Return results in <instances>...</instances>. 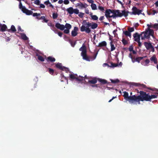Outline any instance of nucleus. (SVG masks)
Listing matches in <instances>:
<instances>
[{
  "label": "nucleus",
  "mask_w": 158,
  "mask_h": 158,
  "mask_svg": "<svg viewBox=\"0 0 158 158\" xmlns=\"http://www.w3.org/2000/svg\"><path fill=\"white\" fill-rule=\"evenodd\" d=\"M129 50L130 52H132V51L133 50V47L132 46H131L129 48Z\"/></svg>",
  "instance_id": "55"
},
{
  "label": "nucleus",
  "mask_w": 158,
  "mask_h": 158,
  "mask_svg": "<svg viewBox=\"0 0 158 158\" xmlns=\"http://www.w3.org/2000/svg\"><path fill=\"white\" fill-rule=\"evenodd\" d=\"M152 27L154 28H158V23H155L153 24V25L152 26Z\"/></svg>",
  "instance_id": "49"
},
{
  "label": "nucleus",
  "mask_w": 158,
  "mask_h": 158,
  "mask_svg": "<svg viewBox=\"0 0 158 158\" xmlns=\"http://www.w3.org/2000/svg\"><path fill=\"white\" fill-rule=\"evenodd\" d=\"M48 26L51 27V29L54 31L53 29L55 28L54 24H52L51 23H48Z\"/></svg>",
  "instance_id": "33"
},
{
  "label": "nucleus",
  "mask_w": 158,
  "mask_h": 158,
  "mask_svg": "<svg viewBox=\"0 0 158 158\" xmlns=\"http://www.w3.org/2000/svg\"><path fill=\"white\" fill-rule=\"evenodd\" d=\"M58 16V15L57 13H54L52 14V17L54 19H56Z\"/></svg>",
  "instance_id": "42"
},
{
  "label": "nucleus",
  "mask_w": 158,
  "mask_h": 158,
  "mask_svg": "<svg viewBox=\"0 0 158 158\" xmlns=\"http://www.w3.org/2000/svg\"><path fill=\"white\" fill-rule=\"evenodd\" d=\"M145 65H147L150 62V60L149 59H147L145 61Z\"/></svg>",
  "instance_id": "50"
},
{
  "label": "nucleus",
  "mask_w": 158,
  "mask_h": 158,
  "mask_svg": "<svg viewBox=\"0 0 158 158\" xmlns=\"http://www.w3.org/2000/svg\"><path fill=\"white\" fill-rule=\"evenodd\" d=\"M84 80V77H81L80 76L79 77L77 75L76 81H82L83 80Z\"/></svg>",
  "instance_id": "28"
},
{
  "label": "nucleus",
  "mask_w": 158,
  "mask_h": 158,
  "mask_svg": "<svg viewBox=\"0 0 158 158\" xmlns=\"http://www.w3.org/2000/svg\"><path fill=\"white\" fill-rule=\"evenodd\" d=\"M56 67L59 69L61 70L63 67V66H62L61 63H58L56 64Z\"/></svg>",
  "instance_id": "22"
},
{
  "label": "nucleus",
  "mask_w": 158,
  "mask_h": 158,
  "mask_svg": "<svg viewBox=\"0 0 158 158\" xmlns=\"http://www.w3.org/2000/svg\"><path fill=\"white\" fill-rule=\"evenodd\" d=\"M37 56H38V58L39 60L42 62H43L44 61V59L43 56L38 55H37Z\"/></svg>",
  "instance_id": "32"
},
{
  "label": "nucleus",
  "mask_w": 158,
  "mask_h": 158,
  "mask_svg": "<svg viewBox=\"0 0 158 158\" xmlns=\"http://www.w3.org/2000/svg\"><path fill=\"white\" fill-rule=\"evenodd\" d=\"M66 11L70 15H72L73 13L78 14L79 13V10L78 9H73L72 7H70L67 8L66 9Z\"/></svg>",
  "instance_id": "8"
},
{
  "label": "nucleus",
  "mask_w": 158,
  "mask_h": 158,
  "mask_svg": "<svg viewBox=\"0 0 158 158\" xmlns=\"http://www.w3.org/2000/svg\"><path fill=\"white\" fill-rule=\"evenodd\" d=\"M110 67H115L118 66V64H115L112 62H110Z\"/></svg>",
  "instance_id": "37"
},
{
  "label": "nucleus",
  "mask_w": 158,
  "mask_h": 158,
  "mask_svg": "<svg viewBox=\"0 0 158 158\" xmlns=\"http://www.w3.org/2000/svg\"><path fill=\"white\" fill-rule=\"evenodd\" d=\"M61 70L64 71L66 72L67 73L68 71H69V69L68 68L64 66Z\"/></svg>",
  "instance_id": "45"
},
{
  "label": "nucleus",
  "mask_w": 158,
  "mask_h": 158,
  "mask_svg": "<svg viewBox=\"0 0 158 158\" xmlns=\"http://www.w3.org/2000/svg\"><path fill=\"white\" fill-rule=\"evenodd\" d=\"M82 24H85L87 26H85L84 25H82L80 27V31L81 32L85 31L87 34H89L91 32L90 28H89V27H91V29H94L98 27L97 23L94 22L92 23L89 22H87L85 20L83 21Z\"/></svg>",
  "instance_id": "1"
},
{
  "label": "nucleus",
  "mask_w": 158,
  "mask_h": 158,
  "mask_svg": "<svg viewBox=\"0 0 158 158\" xmlns=\"http://www.w3.org/2000/svg\"><path fill=\"white\" fill-rule=\"evenodd\" d=\"M44 3L46 5H48L49 4H50V2L49 0H47V1H45Z\"/></svg>",
  "instance_id": "53"
},
{
  "label": "nucleus",
  "mask_w": 158,
  "mask_h": 158,
  "mask_svg": "<svg viewBox=\"0 0 158 158\" xmlns=\"http://www.w3.org/2000/svg\"><path fill=\"white\" fill-rule=\"evenodd\" d=\"M139 102L140 101H151V100L153 98H157L158 95V93H156L154 94L150 95L149 94L143 91H140L139 92Z\"/></svg>",
  "instance_id": "2"
},
{
  "label": "nucleus",
  "mask_w": 158,
  "mask_h": 158,
  "mask_svg": "<svg viewBox=\"0 0 158 158\" xmlns=\"http://www.w3.org/2000/svg\"><path fill=\"white\" fill-rule=\"evenodd\" d=\"M91 6L92 9L93 10H95L97 9L96 5L95 4H94L93 3H92Z\"/></svg>",
  "instance_id": "35"
},
{
  "label": "nucleus",
  "mask_w": 158,
  "mask_h": 158,
  "mask_svg": "<svg viewBox=\"0 0 158 158\" xmlns=\"http://www.w3.org/2000/svg\"><path fill=\"white\" fill-rule=\"evenodd\" d=\"M78 30V27H74L73 30H72L71 32L72 36L73 37L76 36L78 34L77 31Z\"/></svg>",
  "instance_id": "11"
},
{
  "label": "nucleus",
  "mask_w": 158,
  "mask_h": 158,
  "mask_svg": "<svg viewBox=\"0 0 158 158\" xmlns=\"http://www.w3.org/2000/svg\"><path fill=\"white\" fill-rule=\"evenodd\" d=\"M128 31L131 33L134 31V29L133 27H129L127 29Z\"/></svg>",
  "instance_id": "43"
},
{
  "label": "nucleus",
  "mask_w": 158,
  "mask_h": 158,
  "mask_svg": "<svg viewBox=\"0 0 158 158\" xmlns=\"http://www.w3.org/2000/svg\"><path fill=\"white\" fill-rule=\"evenodd\" d=\"M55 27L58 29H60L61 30H63L65 27L64 25L63 24H60L59 23H56L55 24Z\"/></svg>",
  "instance_id": "13"
},
{
  "label": "nucleus",
  "mask_w": 158,
  "mask_h": 158,
  "mask_svg": "<svg viewBox=\"0 0 158 158\" xmlns=\"http://www.w3.org/2000/svg\"><path fill=\"white\" fill-rule=\"evenodd\" d=\"M98 81H99L102 84H105L107 83V81L104 79L98 78Z\"/></svg>",
  "instance_id": "25"
},
{
  "label": "nucleus",
  "mask_w": 158,
  "mask_h": 158,
  "mask_svg": "<svg viewBox=\"0 0 158 158\" xmlns=\"http://www.w3.org/2000/svg\"><path fill=\"white\" fill-rule=\"evenodd\" d=\"M132 10V12L130 13L131 15H139L142 12L141 10L138 9L135 6L133 7Z\"/></svg>",
  "instance_id": "9"
},
{
  "label": "nucleus",
  "mask_w": 158,
  "mask_h": 158,
  "mask_svg": "<svg viewBox=\"0 0 158 158\" xmlns=\"http://www.w3.org/2000/svg\"><path fill=\"white\" fill-rule=\"evenodd\" d=\"M21 36L22 38L24 40H27L28 39L26 35L24 33L21 34Z\"/></svg>",
  "instance_id": "29"
},
{
  "label": "nucleus",
  "mask_w": 158,
  "mask_h": 158,
  "mask_svg": "<svg viewBox=\"0 0 158 158\" xmlns=\"http://www.w3.org/2000/svg\"><path fill=\"white\" fill-rule=\"evenodd\" d=\"M58 34L59 36L61 37L63 35V33L62 32L60 31L58 33Z\"/></svg>",
  "instance_id": "59"
},
{
  "label": "nucleus",
  "mask_w": 158,
  "mask_h": 158,
  "mask_svg": "<svg viewBox=\"0 0 158 158\" xmlns=\"http://www.w3.org/2000/svg\"><path fill=\"white\" fill-rule=\"evenodd\" d=\"M79 14H78V16L81 18H83L84 16V14L83 13H82V12H79Z\"/></svg>",
  "instance_id": "47"
},
{
  "label": "nucleus",
  "mask_w": 158,
  "mask_h": 158,
  "mask_svg": "<svg viewBox=\"0 0 158 158\" xmlns=\"http://www.w3.org/2000/svg\"><path fill=\"white\" fill-rule=\"evenodd\" d=\"M46 60L48 62H54L56 59L55 58L52 56H49L46 58Z\"/></svg>",
  "instance_id": "17"
},
{
  "label": "nucleus",
  "mask_w": 158,
  "mask_h": 158,
  "mask_svg": "<svg viewBox=\"0 0 158 158\" xmlns=\"http://www.w3.org/2000/svg\"><path fill=\"white\" fill-rule=\"evenodd\" d=\"M70 78L71 80L76 79V80L77 77V74H70L69 75Z\"/></svg>",
  "instance_id": "23"
},
{
  "label": "nucleus",
  "mask_w": 158,
  "mask_h": 158,
  "mask_svg": "<svg viewBox=\"0 0 158 158\" xmlns=\"http://www.w3.org/2000/svg\"><path fill=\"white\" fill-rule=\"evenodd\" d=\"M98 9L101 11L102 12H104V11L105 10L104 7L101 6H98Z\"/></svg>",
  "instance_id": "51"
},
{
  "label": "nucleus",
  "mask_w": 158,
  "mask_h": 158,
  "mask_svg": "<svg viewBox=\"0 0 158 158\" xmlns=\"http://www.w3.org/2000/svg\"><path fill=\"white\" fill-rule=\"evenodd\" d=\"M40 13H33V16L34 17H37L38 16H40Z\"/></svg>",
  "instance_id": "48"
},
{
  "label": "nucleus",
  "mask_w": 158,
  "mask_h": 158,
  "mask_svg": "<svg viewBox=\"0 0 158 158\" xmlns=\"http://www.w3.org/2000/svg\"><path fill=\"white\" fill-rule=\"evenodd\" d=\"M79 50L81 51V55L82 56L83 59L87 61H90L89 57L87 55V51L85 45L83 44L82 46L79 49Z\"/></svg>",
  "instance_id": "6"
},
{
  "label": "nucleus",
  "mask_w": 158,
  "mask_h": 158,
  "mask_svg": "<svg viewBox=\"0 0 158 158\" xmlns=\"http://www.w3.org/2000/svg\"><path fill=\"white\" fill-rule=\"evenodd\" d=\"M7 29V26L5 24H2L0 23V31L4 32Z\"/></svg>",
  "instance_id": "15"
},
{
  "label": "nucleus",
  "mask_w": 158,
  "mask_h": 158,
  "mask_svg": "<svg viewBox=\"0 0 158 158\" xmlns=\"http://www.w3.org/2000/svg\"><path fill=\"white\" fill-rule=\"evenodd\" d=\"M45 18V16H41V17L39 18L38 17H36V18L37 19H38L39 20H40V19H43L44 20V19Z\"/></svg>",
  "instance_id": "52"
},
{
  "label": "nucleus",
  "mask_w": 158,
  "mask_h": 158,
  "mask_svg": "<svg viewBox=\"0 0 158 158\" xmlns=\"http://www.w3.org/2000/svg\"><path fill=\"white\" fill-rule=\"evenodd\" d=\"M134 40L136 42L139 41L140 40V38H141L140 34L139 35L137 32H136L133 35Z\"/></svg>",
  "instance_id": "10"
},
{
  "label": "nucleus",
  "mask_w": 158,
  "mask_h": 158,
  "mask_svg": "<svg viewBox=\"0 0 158 158\" xmlns=\"http://www.w3.org/2000/svg\"><path fill=\"white\" fill-rule=\"evenodd\" d=\"M23 8H25V6H23L21 2H20L19 4V8L21 9L23 11Z\"/></svg>",
  "instance_id": "44"
},
{
  "label": "nucleus",
  "mask_w": 158,
  "mask_h": 158,
  "mask_svg": "<svg viewBox=\"0 0 158 158\" xmlns=\"http://www.w3.org/2000/svg\"><path fill=\"white\" fill-rule=\"evenodd\" d=\"M129 57L131 59L132 62L133 63L136 62L139 63L140 60L144 57H136L135 55H132L131 53L129 54Z\"/></svg>",
  "instance_id": "7"
},
{
  "label": "nucleus",
  "mask_w": 158,
  "mask_h": 158,
  "mask_svg": "<svg viewBox=\"0 0 158 158\" xmlns=\"http://www.w3.org/2000/svg\"><path fill=\"white\" fill-rule=\"evenodd\" d=\"M157 12L155 10H152V11L148 13L149 15H154L155 14L157 13Z\"/></svg>",
  "instance_id": "40"
},
{
  "label": "nucleus",
  "mask_w": 158,
  "mask_h": 158,
  "mask_svg": "<svg viewBox=\"0 0 158 158\" xmlns=\"http://www.w3.org/2000/svg\"><path fill=\"white\" fill-rule=\"evenodd\" d=\"M85 12L87 14H89V11L88 9H86L85 10Z\"/></svg>",
  "instance_id": "60"
},
{
  "label": "nucleus",
  "mask_w": 158,
  "mask_h": 158,
  "mask_svg": "<svg viewBox=\"0 0 158 158\" xmlns=\"http://www.w3.org/2000/svg\"><path fill=\"white\" fill-rule=\"evenodd\" d=\"M63 2V0H59V1L58 2V3L60 4H61Z\"/></svg>",
  "instance_id": "61"
},
{
  "label": "nucleus",
  "mask_w": 158,
  "mask_h": 158,
  "mask_svg": "<svg viewBox=\"0 0 158 158\" xmlns=\"http://www.w3.org/2000/svg\"><path fill=\"white\" fill-rule=\"evenodd\" d=\"M23 13L26 14L27 15H30L32 14L33 12L31 10H29L26 8H23Z\"/></svg>",
  "instance_id": "12"
},
{
  "label": "nucleus",
  "mask_w": 158,
  "mask_h": 158,
  "mask_svg": "<svg viewBox=\"0 0 158 158\" xmlns=\"http://www.w3.org/2000/svg\"><path fill=\"white\" fill-rule=\"evenodd\" d=\"M110 44L111 46L110 51H113L115 49V47H114V45L113 44V42L112 41H111L110 42Z\"/></svg>",
  "instance_id": "30"
},
{
  "label": "nucleus",
  "mask_w": 158,
  "mask_h": 158,
  "mask_svg": "<svg viewBox=\"0 0 158 158\" xmlns=\"http://www.w3.org/2000/svg\"><path fill=\"white\" fill-rule=\"evenodd\" d=\"M110 81H111V83L114 84L118 83L119 82V81L118 79H116L115 80L111 79Z\"/></svg>",
  "instance_id": "39"
},
{
  "label": "nucleus",
  "mask_w": 158,
  "mask_h": 158,
  "mask_svg": "<svg viewBox=\"0 0 158 158\" xmlns=\"http://www.w3.org/2000/svg\"><path fill=\"white\" fill-rule=\"evenodd\" d=\"M133 85L136 86H139L141 88H146V86L144 84H141L139 83H134Z\"/></svg>",
  "instance_id": "18"
},
{
  "label": "nucleus",
  "mask_w": 158,
  "mask_h": 158,
  "mask_svg": "<svg viewBox=\"0 0 158 158\" xmlns=\"http://www.w3.org/2000/svg\"><path fill=\"white\" fill-rule=\"evenodd\" d=\"M123 96L124 98L128 101L130 103L135 104L138 103L139 104H140V102H139V95H134L129 96L128 93L125 92Z\"/></svg>",
  "instance_id": "3"
},
{
  "label": "nucleus",
  "mask_w": 158,
  "mask_h": 158,
  "mask_svg": "<svg viewBox=\"0 0 158 158\" xmlns=\"http://www.w3.org/2000/svg\"><path fill=\"white\" fill-rule=\"evenodd\" d=\"M65 28H66L67 29H69V30L71 28L72 26L71 25L68 23H66L65 26H64Z\"/></svg>",
  "instance_id": "31"
},
{
  "label": "nucleus",
  "mask_w": 158,
  "mask_h": 158,
  "mask_svg": "<svg viewBox=\"0 0 158 158\" xmlns=\"http://www.w3.org/2000/svg\"><path fill=\"white\" fill-rule=\"evenodd\" d=\"M117 13V16L118 17H121L123 16L122 12L121 13L119 10H116Z\"/></svg>",
  "instance_id": "36"
},
{
  "label": "nucleus",
  "mask_w": 158,
  "mask_h": 158,
  "mask_svg": "<svg viewBox=\"0 0 158 158\" xmlns=\"http://www.w3.org/2000/svg\"><path fill=\"white\" fill-rule=\"evenodd\" d=\"M7 31L8 32H10L11 31L13 32H15L16 31V30L15 26L13 25H12L10 29H7Z\"/></svg>",
  "instance_id": "20"
},
{
  "label": "nucleus",
  "mask_w": 158,
  "mask_h": 158,
  "mask_svg": "<svg viewBox=\"0 0 158 158\" xmlns=\"http://www.w3.org/2000/svg\"><path fill=\"white\" fill-rule=\"evenodd\" d=\"M154 31L153 30L149 28H147L144 31L142 32L140 34L141 39L142 40H149L151 36L154 38Z\"/></svg>",
  "instance_id": "4"
},
{
  "label": "nucleus",
  "mask_w": 158,
  "mask_h": 158,
  "mask_svg": "<svg viewBox=\"0 0 158 158\" xmlns=\"http://www.w3.org/2000/svg\"><path fill=\"white\" fill-rule=\"evenodd\" d=\"M91 17L92 19L93 20H97L98 19V17L96 15H92Z\"/></svg>",
  "instance_id": "38"
},
{
  "label": "nucleus",
  "mask_w": 158,
  "mask_h": 158,
  "mask_svg": "<svg viewBox=\"0 0 158 158\" xmlns=\"http://www.w3.org/2000/svg\"><path fill=\"white\" fill-rule=\"evenodd\" d=\"M123 33H124L125 35L127 36H129L130 37H131V34L130 33V32L128 31H123Z\"/></svg>",
  "instance_id": "27"
},
{
  "label": "nucleus",
  "mask_w": 158,
  "mask_h": 158,
  "mask_svg": "<svg viewBox=\"0 0 158 158\" xmlns=\"http://www.w3.org/2000/svg\"><path fill=\"white\" fill-rule=\"evenodd\" d=\"M77 6H79V8L82 9L83 8H86L88 6V5L86 4H84L81 2H80L77 4Z\"/></svg>",
  "instance_id": "14"
},
{
  "label": "nucleus",
  "mask_w": 158,
  "mask_h": 158,
  "mask_svg": "<svg viewBox=\"0 0 158 158\" xmlns=\"http://www.w3.org/2000/svg\"><path fill=\"white\" fill-rule=\"evenodd\" d=\"M40 1L39 0H36L34 2V3L37 5L40 4Z\"/></svg>",
  "instance_id": "46"
},
{
  "label": "nucleus",
  "mask_w": 158,
  "mask_h": 158,
  "mask_svg": "<svg viewBox=\"0 0 158 158\" xmlns=\"http://www.w3.org/2000/svg\"><path fill=\"white\" fill-rule=\"evenodd\" d=\"M106 43L105 41H103L99 44L98 46V47H103L106 46Z\"/></svg>",
  "instance_id": "24"
},
{
  "label": "nucleus",
  "mask_w": 158,
  "mask_h": 158,
  "mask_svg": "<svg viewBox=\"0 0 158 158\" xmlns=\"http://www.w3.org/2000/svg\"><path fill=\"white\" fill-rule=\"evenodd\" d=\"M48 70L49 73L52 75H53L54 73V70L50 68H48Z\"/></svg>",
  "instance_id": "34"
},
{
  "label": "nucleus",
  "mask_w": 158,
  "mask_h": 158,
  "mask_svg": "<svg viewBox=\"0 0 158 158\" xmlns=\"http://www.w3.org/2000/svg\"><path fill=\"white\" fill-rule=\"evenodd\" d=\"M69 3V1L68 0H65L64 1V3L65 4H68Z\"/></svg>",
  "instance_id": "57"
},
{
  "label": "nucleus",
  "mask_w": 158,
  "mask_h": 158,
  "mask_svg": "<svg viewBox=\"0 0 158 158\" xmlns=\"http://www.w3.org/2000/svg\"><path fill=\"white\" fill-rule=\"evenodd\" d=\"M40 5V8H45V6L44 5L42 4H40L39 5Z\"/></svg>",
  "instance_id": "56"
},
{
  "label": "nucleus",
  "mask_w": 158,
  "mask_h": 158,
  "mask_svg": "<svg viewBox=\"0 0 158 158\" xmlns=\"http://www.w3.org/2000/svg\"><path fill=\"white\" fill-rule=\"evenodd\" d=\"M97 81V80L96 78H94L93 79L88 81V82L91 84H95Z\"/></svg>",
  "instance_id": "21"
},
{
  "label": "nucleus",
  "mask_w": 158,
  "mask_h": 158,
  "mask_svg": "<svg viewBox=\"0 0 158 158\" xmlns=\"http://www.w3.org/2000/svg\"><path fill=\"white\" fill-rule=\"evenodd\" d=\"M144 44L147 50L150 49L152 46L151 43L150 42H144Z\"/></svg>",
  "instance_id": "16"
},
{
  "label": "nucleus",
  "mask_w": 158,
  "mask_h": 158,
  "mask_svg": "<svg viewBox=\"0 0 158 158\" xmlns=\"http://www.w3.org/2000/svg\"><path fill=\"white\" fill-rule=\"evenodd\" d=\"M150 60L152 61H153L155 64L157 63V60L155 55H153L152 57L150 58Z\"/></svg>",
  "instance_id": "19"
},
{
  "label": "nucleus",
  "mask_w": 158,
  "mask_h": 158,
  "mask_svg": "<svg viewBox=\"0 0 158 158\" xmlns=\"http://www.w3.org/2000/svg\"><path fill=\"white\" fill-rule=\"evenodd\" d=\"M103 66L104 67H105L106 66L110 67V65L108 64H107V63H104L103 64Z\"/></svg>",
  "instance_id": "63"
},
{
  "label": "nucleus",
  "mask_w": 158,
  "mask_h": 158,
  "mask_svg": "<svg viewBox=\"0 0 158 158\" xmlns=\"http://www.w3.org/2000/svg\"><path fill=\"white\" fill-rule=\"evenodd\" d=\"M105 19L104 16H101L99 19L100 20L102 21Z\"/></svg>",
  "instance_id": "58"
},
{
  "label": "nucleus",
  "mask_w": 158,
  "mask_h": 158,
  "mask_svg": "<svg viewBox=\"0 0 158 158\" xmlns=\"http://www.w3.org/2000/svg\"><path fill=\"white\" fill-rule=\"evenodd\" d=\"M138 44V46L139 47H141L142 45V44L140 42V41H139L137 42Z\"/></svg>",
  "instance_id": "62"
},
{
  "label": "nucleus",
  "mask_w": 158,
  "mask_h": 158,
  "mask_svg": "<svg viewBox=\"0 0 158 158\" xmlns=\"http://www.w3.org/2000/svg\"><path fill=\"white\" fill-rule=\"evenodd\" d=\"M155 4L156 7H158V1L156 2L155 3Z\"/></svg>",
  "instance_id": "64"
},
{
  "label": "nucleus",
  "mask_w": 158,
  "mask_h": 158,
  "mask_svg": "<svg viewBox=\"0 0 158 158\" xmlns=\"http://www.w3.org/2000/svg\"><path fill=\"white\" fill-rule=\"evenodd\" d=\"M64 33L65 34H68L69 32V29H65L64 31Z\"/></svg>",
  "instance_id": "54"
},
{
  "label": "nucleus",
  "mask_w": 158,
  "mask_h": 158,
  "mask_svg": "<svg viewBox=\"0 0 158 158\" xmlns=\"http://www.w3.org/2000/svg\"><path fill=\"white\" fill-rule=\"evenodd\" d=\"M123 16H124L125 17H127L128 15V14L130 13L129 11H126L125 10H123L122 11Z\"/></svg>",
  "instance_id": "26"
},
{
  "label": "nucleus",
  "mask_w": 158,
  "mask_h": 158,
  "mask_svg": "<svg viewBox=\"0 0 158 158\" xmlns=\"http://www.w3.org/2000/svg\"><path fill=\"white\" fill-rule=\"evenodd\" d=\"M105 15L107 19L111 17L116 19L117 16V10L110 9H107L106 10Z\"/></svg>",
  "instance_id": "5"
},
{
  "label": "nucleus",
  "mask_w": 158,
  "mask_h": 158,
  "mask_svg": "<svg viewBox=\"0 0 158 158\" xmlns=\"http://www.w3.org/2000/svg\"><path fill=\"white\" fill-rule=\"evenodd\" d=\"M122 41L123 44L124 45H126L128 43L127 41L124 38H123Z\"/></svg>",
  "instance_id": "41"
}]
</instances>
